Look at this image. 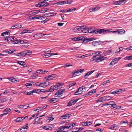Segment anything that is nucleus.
Wrapping results in <instances>:
<instances>
[{
    "mask_svg": "<svg viewBox=\"0 0 132 132\" xmlns=\"http://www.w3.org/2000/svg\"><path fill=\"white\" fill-rule=\"evenodd\" d=\"M79 41H82L84 43H86L88 42L93 41L95 39L92 37L88 38L86 37H84L82 36H78Z\"/></svg>",
    "mask_w": 132,
    "mask_h": 132,
    "instance_id": "nucleus-1",
    "label": "nucleus"
},
{
    "mask_svg": "<svg viewBox=\"0 0 132 132\" xmlns=\"http://www.w3.org/2000/svg\"><path fill=\"white\" fill-rule=\"evenodd\" d=\"M49 0H44L43 1L40 2L35 5L36 7H40L42 6H46L49 5V2H50V1H48Z\"/></svg>",
    "mask_w": 132,
    "mask_h": 132,
    "instance_id": "nucleus-2",
    "label": "nucleus"
},
{
    "mask_svg": "<svg viewBox=\"0 0 132 132\" xmlns=\"http://www.w3.org/2000/svg\"><path fill=\"white\" fill-rule=\"evenodd\" d=\"M32 53L31 51L26 50L20 52L17 54V55L19 56H21L23 57L28 56L31 55Z\"/></svg>",
    "mask_w": 132,
    "mask_h": 132,
    "instance_id": "nucleus-3",
    "label": "nucleus"
},
{
    "mask_svg": "<svg viewBox=\"0 0 132 132\" xmlns=\"http://www.w3.org/2000/svg\"><path fill=\"white\" fill-rule=\"evenodd\" d=\"M109 30H104L103 29H98L95 30L94 34H103L106 33H109Z\"/></svg>",
    "mask_w": 132,
    "mask_h": 132,
    "instance_id": "nucleus-4",
    "label": "nucleus"
},
{
    "mask_svg": "<svg viewBox=\"0 0 132 132\" xmlns=\"http://www.w3.org/2000/svg\"><path fill=\"white\" fill-rule=\"evenodd\" d=\"M86 87L82 86L79 87L78 90L74 93V95H77L81 94L83 91L85 90Z\"/></svg>",
    "mask_w": 132,
    "mask_h": 132,
    "instance_id": "nucleus-5",
    "label": "nucleus"
},
{
    "mask_svg": "<svg viewBox=\"0 0 132 132\" xmlns=\"http://www.w3.org/2000/svg\"><path fill=\"white\" fill-rule=\"evenodd\" d=\"M126 2V0H120L118 1H115L113 2V4L115 5L123 4Z\"/></svg>",
    "mask_w": 132,
    "mask_h": 132,
    "instance_id": "nucleus-6",
    "label": "nucleus"
},
{
    "mask_svg": "<svg viewBox=\"0 0 132 132\" xmlns=\"http://www.w3.org/2000/svg\"><path fill=\"white\" fill-rule=\"evenodd\" d=\"M57 53H45L44 55H43V57L44 58H48V57H50L53 55H57Z\"/></svg>",
    "mask_w": 132,
    "mask_h": 132,
    "instance_id": "nucleus-7",
    "label": "nucleus"
},
{
    "mask_svg": "<svg viewBox=\"0 0 132 132\" xmlns=\"http://www.w3.org/2000/svg\"><path fill=\"white\" fill-rule=\"evenodd\" d=\"M100 8V7L96 6L94 8L90 9L88 10V11L89 12H95L99 10Z\"/></svg>",
    "mask_w": 132,
    "mask_h": 132,
    "instance_id": "nucleus-8",
    "label": "nucleus"
},
{
    "mask_svg": "<svg viewBox=\"0 0 132 132\" xmlns=\"http://www.w3.org/2000/svg\"><path fill=\"white\" fill-rule=\"evenodd\" d=\"M57 87L56 86V85H53L51 86L50 88V89L48 90V91L50 92H52L54 90H57L58 89Z\"/></svg>",
    "mask_w": 132,
    "mask_h": 132,
    "instance_id": "nucleus-9",
    "label": "nucleus"
},
{
    "mask_svg": "<svg viewBox=\"0 0 132 132\" xmlns=\"http://www.w3.org/2000/svg\"><path fill=\"white\" fill-rule=\"evenodd\" d=\"M82 26L84 27L82 28L81 31L83 32L88 33V28H87L86 26Z\"/></svg>",
    "mask_w": 132,
    "mask_h": 132,
    "instance_id": "nucleus-10",
    "label": "nucleus"
},
{
    "mask_svg": "<svg viewBox=\"0 0 132 132\" xmlns=\"http://www.w3.org/2000/svg\"><path fill=\"white\" fill-rule=\"evenodd\" d=\"M100 53V52H96L95 53V55L94 56L93 58H103L101 55H99Z\"/></svg>",
    "mask_w": 132,
    "mask_h": 132,
    "instance_id": "nucleus-11",
    "label": "nucleus"
},
{
    "mask_svg": "<svg viewBox=\"0 0 132 132\" xmlns=\"http://www.w3.org/2000/svg\"><path fill=\"white\" fill-rule=\"evenodd\" d=\"M121 58H114L112 60L111 62L109 64L110 65H112L117 63V62Z\"/></svg>",
    "mask_w": 132,
    "mask_h": 132,
    "instance_id": "nucleus-12",
    "label": "nucleus"
},
{
    "mask_svg": "<svg viewBox=\"0 0 132 132\" xmlns=\"http://www.w3.org/2000/svg\"><path fill=\"white\" fill-rule=\"evenodd\" d=\"M56 76L55 75L52 74L48 76L47 77V80H50L52 79L53 78H55Z\"/></svg>",
    "mask_w": 132,
    "mask_h": 132,
    "instance_id": "nucleus-13",
    "label": "nucleus"
},
{
    "mask_svg": "<svg viewBox=\"0 0 132 132\" xmlns=\"http://www.w3.org/2000/svg\"><path fill=\"white\" fill-rule=\"evenodd\" d=\"M84 27L82 26H77L75 27L73 29V31H78L81 30L82 28Z\"/></svg>",
    "mask_w": 132,
    "mask_h": 132,
    "instance_id": "nucleus-14",
    "label": "nucleus"
},
{
    "mask_svg": "<svg viewBox=\"0 0 132 132\" xmlns=\"http://www.w3.org/2000/svg\"><path fill=\"white\" fill-rule=\"evenodd\" d=\"M47 71H43L42 70V69H39L38 70H37L36 72L37 73H41L42 74H44L47 73Z\"/></svg>",
    "mask_w": 132,
    "mask_h": 132,
    "instance_id": "nucleus-15",
    "label": "nucleus"
},
{
    "mask_svg": "<svg viewBox=\"0 0 132 132\" xmlns=\"http://www.w3.org/2000/svg\"><path fill=\"white\" fill-rule=\"evenodd\" d=\"M95 71L94 70H92L90 71H89L85 75L84 77L85 79H87V78L86 77H88L89 75H90L92 74L93 72Z\"/></svg>",
    "mask_w": 132,
    "mask_h": 132,
    "instance_id": "nucleus-16",
    "label": "nucleus"
},
{
    "mask_svg": "<svg viewBox=\"0 0 132 132\" xmlns=\"http://www.w3.org/2000/svg\"><path fill=\"white\" fill-rule=\"evenodd\" d=\"M96 89H92L91 91H90L89 92H88V93H87L86 95L85 96V97H86L87 95H91L92 94H93V93H95L96 92Z\"/></svg>",
    "mask_w": 132,
    "mask_h": 132,
    "instance_id": "nucleus-17",
    "label": "nucleus"
},
{
    "mask_svg": "<svg viewBox=\"0 0 132 132\" xmlns=\"http://www.w3.org/2000/svg\"><path fill=\"white\" fill-rule=\"evenodd\" d=\"M27 105V104H24V105H20L17 106V107L19 108H23L24 109H27L26 105Z\"/></svg>",
    "mask_w": 132,
    "mask_h": 132,
    "instance_id": "nucleus-18",
    "label": "nucleus"
},
{
    "mask_svg": "<svg viewBox=\"0 0 132 132\" xmlns=\"http://www.w3.org/2000/svg\"><path fill=\"white\" fill-rule=\"evenodd\" d=\"M62 94V92H61V90H60L55 94L54 95V96L55 97H57V96L61 95Z\"/></svg>",
    "mask_w": 132,
    "mask_h": 132,
    "instance_id": "nucleus-19",
    "label": "nucleus"
},
{
    "mask_svg": "<svg viewBox=\"0 0 132 132\" xmlns=\"http://www.w3.org/2000/svg\"><path fill=\"white\" fill-rule=\"evenodd\" d=\"M11 110L9 108H7L4 110V112H5L4 113V115H6L8 114L10 111Z\"/></svg>",
    "mask_w": 132,
    "mask_h": 132,
    "instance_id": "nucleus-20",
    "label": "nucleus"
},
{
    "mask_svg": "<svg viewBox=\"0 0 132 132\" xmlns=\"http://www.w3.org/2000/svg\"><path fill=\"white\" fill-rule=\"evenodd\" d=\"M57 98H53L49 100V102L50 103H55L57 101Z\"/></svg>",
    "mask_w": 132,
    "mask_h": 132,
    "instance_id": "nucleus-21",
    "label": "nucleus"
},
{
    "mask_svg": "<svg viewBox=\"0 0 132 132\" xmlns=\"http://www.w3.org/2000/svg\"><path fill=\"white\" fill-rule=\"evenodd\" d=\"M10 30H8L6 31L2 32L1 34V35L2 36H4V35H10Z\"/></svg>",
    "mask_w": 132,
    "mask_h": 132,
    "instance_id": "nucleus-22",
    "label": "nucleus"
},
{
    "mask_svg": "<svg viewBox=\"0 0 132 132\" xmlns=\"http://www.w3.org/2000/svg\"><path fill=\"white\" fill-rule=\"evenodd\" d=\"M70 115V114H66L65 115H64L63 116L61 117V118L62 119H65L68 118L69 117V116Z\"/></svg>",
    "mask_w": 132,
    "mask_h": 132,
    "instance_id": "nucleus-23",
    "label": "nucleus"
},
{
    "mask_svg": "<svg viewBox=\"0 0 132 132\" xmlns=\"http://www.w3.org/2000/svg\"><path fill=\"white\" fill-rule=\"evenodd\" d=\"M125 31L124 30H118V34H122L125 33Z\"/></svg>",
    "mask_w": 132,
    "mask_h": 132,
    "instance_id": "nucleus-24",
    "label": "nucleus"
},
{
    "mask_svg": "<svg viewBox=\"0 0 132 132\" xmlns=\"http://www.w3.org/2000/svg\"><path fill=\"white\" fill-rule=\"evenodd\" d=\"M41 34L39 33L36 34L33 37L36 38H39L40 37Z\"/></svg>",
    "mask_w": 132,
    "mask_h": 132,
    "instance_id": "nucleus-25",
    "label": "nucleus"
},
{
    "mask_svg": "<svg viewBox=\"0 0 132 132\" xmlns=\"http://www.w3.org/2000/svg\"><path fill=\"white\" fill-rule=\"evenodd\" d=\"M36 19H38L43 20L44 19V18L41 16L39 15H36L35 16Z\"/></svg>",
    "mask_w": 132,
    "mask_h": 132,
    "instance_id": "nucleus-26",
    "label": "nucleus"
},
{
    "mask_svg": "<svg viewBox=\"0 0 132 132\" xmlns=\"http://www.w3.org/2000/svg\"><path fill=\"white\" fill-rule=\"evenodd\" d=\"M56 4L57 5H62L66 4L65 1H60L57 2L56 3Z\"/></svg>",
    "mask_w": 132,
    "mask_h": 132,
    "instance_id": "nucleus-27",
    "label": "nucleus"
},
{
    "mask_svg": "<svg viewBox=\"0 0 132 132\" xmlns=\"http://www.w3.org/2000/svg\"><path fill=\"white\" fill-rule=\"evenodd\" d=\"M100 42H93L92 43V44L94 46H96L97 45H99L100 44Z\"/></svg>",
    "mask_w": 132,
    "mask_h": 132,
    "instance_id": "nucleus-28",
    "label": "nucleus"
},
{
    "mask_svg": "<svg viewBox=\"0 0 132 132\" xmlns=\"http://www.w3.org/2000/svg\"><path fill=\"white\" fill-rule=\"evenodd\" d=\"M17 63L23 66L25 65V63L24 62L21 61H18L17 62Z\"/></svg>",
    "mask_w": 132,
    "mask_h": 132,
    "instance_id": "nucleus-29",
    "label": "nucleus"
},
{
    "mask_svg": "<svg viewBox=\"0 0 132 132\" xmlns=\"http://www.w3.org/2000/svg\"><path fill=\"white\" fill-rule=\"evenodd\" d=\"M71 73L72 74V77H75L77 76V75L78 74V73H77L76 70L72 72Z\"/></svg>",
    "mask_w": 132,
    "mask_h": 132,
    "instance_id": "nucleus-30",
    "label": "nucleus"
},
{
    "mask_svg": "<svg viewBox=\"0 0 132 132\" xmlns=\"http://www.w3.org/2000/svg\"><path fill=\"white\" fill-rule=\"evenodd\" d=\"M78 100V99H74L71 100L72 105H74Z\"/></svg>",
    "mask_w": 132,
    "mask_h": 132,
    "instance_id": "nucleus-31",
    "label": "nucleus"
},
{
    "mask_svg": "<svg viewBox=\"0 0 132 132\" xmlns=\"http://www.w3.org/2000/svg\"><path fill=\"white\" fill-rule=\"evenodd\" d=\"M95 30L93 29L92 28H88V32L90 33H94Z\"/></svg>",
    "mask_w": 132,
    "mask_h": 132,
    "instance_id": "nucleus-32",
    "label": "nucleus"
},
{
    "mask_svg": "<svg viewBox=\"0 0 132 132\" xmlns=\"http://www.w3.org/2000/svg\"><path fill=\"white\" fill-rule=\"evenodd\" d=\"M118 128L116 124H113L111 127V129H112L116 130Z\"/></svg>",
    "mask_w": 132,
    "mask_h": 132,
    "instance_id": "nucleus-33",
    "label": "nucleus"
},
{
    "mask_svg": "<svg viewBox=\"0 0 132 132\" xmlns=\"http://www.w3.org/2000/svg\"><path fill=\"white\" fill-rule=\"evenodd\" d=\"M37 123L38 124H42L43 123H42V121H38L37 120H35V119L34 121L33 124H35Z\"/></svg>",
    "mask_w": 132,
    "mask_h": 132,
    "instance_id": "nucleus-34",
    "label": "nucleus"
},
{
    "mask_svg": "<svg viewBox=\"0 0 132 132\" xmlns=\"http://www.w3.org/2000/svg\"><path fill=\"white\" fill-rule=\"evenodd\" d=\"M95 61L97 62H101L105 59V58H95Z\"/></svg>",
    "mask_w": 132,
    "mask_h": 132,
    "instance_id": "nucleus-35",
    "label": "nucleus"
},
{
    "mask_svg": "<svg viewBox=\"0 0 132 132\" xmlns=\"http://www.w3.org/2000/svg\"><path fill=\"white\" fill-rule=\"evenodd\" d=\"M76 10V9L74 7H72L67 10V12H71L73 11Z\"/></svg>",
    "mask_w": 132,
    "mask_h": 132,
    "instance_id": "nucleus-36",
    "label": "nucleus"
},
{
    "mask_svg": "<svg viewBox=\"0 0 132 132\" xmlns=\"http://www.w3.org/2000/svg\"><path fill=\"white\" fill-rule=\"evenodd\" d=\"M6 100L7 99L6 98L3 97L2 98H0V103H3L5 102Z\"/></svg>",
    "mask_w": 132,
    "mask_h": 132,
    "instance_id": "nucleus-37",
    "label": "nucleus"
},
{
    "mask_svg": "<svg viewBox=\"0 0 132 132\" xmlns=\"http://www.w3.org/2000/svg\"><path fill=\"white\" fill-rule=\"evenodd\" d=\"M28 128V125L27 123L24 125V127H22L20 129V130H22L23 129H27Z\"/></svg>",
    "mask_w": 132,
    "mask_h": 132,
    "instance_id": "nucleus-38",
    "label": "nucleus"
},
{
    "mask_svg": "<svg viewBox=\"0 0 132 132\" xmlns=\"http://www.w3.org/2000/svg\"><path fill=\"white\" fill-rule=\"evenodd\" d=\"M15 25L16 28H21L22 26L21 24L20 23L15 24Z\"/></svg>",
    "mask_w": 132,
    "mask_h": 132,
    "instance_id": "nucleus-39",
    "label": "nucleus"
},
{
    "mask_svg": "<svg viewBox=\"0 0 132 132\" xmlns=\"http://www.w3.org/2000/svg\"><path fill=\"white\" fill-rule=\"evenodd\" d=\"M84 70V69H80L78 70H76V71L77 72V73L78 74L82 73Z\"/></svg>",
    "mask_w": 132,
    "mask_h": 132,
    "instance_id": "nucleus-40",
    "label": "nucleus"
},
{
    "mask_svg": "<svg viewBox=\"0 0 132 132\" xmlns=\"http://www.w3.org/2000/svg\"><path fill=\"white\" fill-rule=\"evenodd\" d=\"M106 97V101H108L110 100L112 98V97L109 96H105Z\"/></svg>",
    "mask_w": 132,
    "mask_h": 132,
    "instance_id": "nucleus-41",
    "label": "nucleus"
},
{
    "mask_svg": "<svg viewBox=\"0 0 132 132\" xmlns=\"http://www.w3.org/2000/svg\"><path fill=\"white\" fill-rule=\"evenodd\" d=\"M65 128H64V126H61L60 127V128H59L58 130H59V131H63V130L65 129Z\"/></svg>",
    "mask_w": 132,
    "mask_h": 132,
    "instance_id": "nucleus-42",
    "label": "nucleus"
},
{
    "mask_svg": "<svg viewBox=\"0 0 132 132\" xmlns=\"http://www.w3.org/2000/svg\"><path fill=\"white\" fill-rule=\"evenodd\" d=\"M65 128H64V126H61L60 127V128H59L58 130H59V131H63V130L65 129Z\"/></svg>",
    "mask_w": 132,
    "mask_h": 132,
    "instance_id": "nucleus-43",
    "label": "nucleus"
},
{
    "mask_svg": "<svg viewBox=\"0 0 132 132\" xmlns=\"http://www.w3.org/2000/svg\"><path fill=\"white\" fill-rule=\"evenodd\" d=\"M15 121L17 122H19L20 121H21V117H19L17 118L15 120Z\"/></svg>",
    "mask_w": 132,
    "mask_h": 132,
    "instance_id": "nucleus-44",
    "label": "nucleus"
},
{
    "mask_svg": "<svg viewBox=\"0 0 132 132\" xmlns=\"http://www.w3.org/2000/svg\"><path fill=\"white\" fill-rule=\"evenodd\" d=\"M56 86L57 87V88H60L62 87V85H61L60 83H57L56 84Z\"/></svg>",
    "mask_w": 132,
    "mask_h": 132,
    "instance_id": "nucleus-45",
    "label": "nucleus"
},
{
    "mask_svg": "<svg viewBox=\"0 0 132 132\" xmlns=\"http://www.w3.org/2000/svg\"><path fill=\"white\" fill-rule=\"evenodd\" d=\"M81 129L80 128H74V129H75L76 130L75 131H72V132H78L79 131H80V129Z\"/></svg>",
    "mask_w": 132,
    "mask_h": 132,
    "instance_id": "nucleus-46",
    "label": "nucleus"
},
{
    "mask_svg": "<svg viewBox=\"0 0 132 132\" xmlns=\"http://www.w3.org/2000/svg\"><path fill=\"white\" fill-rule=\"evenodd\" d=\"M33 104V103H30L28 104V106H27V109L29 108H31L34 106L32 105Z\"/></svg>",
    "mask_w": 132,
    "mask_h": 132,
    "instance_id": "nucleus-47",
    "label": "nucleus"
},
{
    "mask_svg": "<svg viewBox=\"0 0 132 132\" xmlns=\"http://www.w3.org/2000/svg\"><path fill=\"white\" fill-rule=\"evenodd\" d=\"M33 94V92H32L31 91L27 92L26 93V95H31Z\"/></svg>",
    "mask_w": 132,
    "mask_h": 132,
    "instance_id": "nucleus-48",
    "label": "nucleus"
},
{
    "mask_svg": "<svg viewBox=\"0 0 132 132\" xmlns=\"http://www.w3.org/2000/svg\"><path fill=\"white\" fill-rule=\"evenodd\" d=\"M72 40L73 41H79L78 37H74L72 39Z\"/></svg>",
    "mask_w": 132,
    "mask_h": 132,
    "instance_id": "nucleus-49",
    "label": "nucleus"
},
{
    "mask_svg": "<svg viewBox=\"0 0 132 132\" xmlns=\"http://www.w3.org/2000/svg\"><path fill=\"white\" fill-rule=\"evenodd\" d=\"M76 84V82H73L71 84H70L69 85V88H70L71 87L74 86L75 84Z\"/></svg>",
    "mask_w": 132,
    "mask_h": 132,
    "instance_id": "nucleus-50",
    "label": "nucleus"
},
{
    "mask_svg": "<svg viewBox=\"0 0 132 132\" xmlns=\"http://www.w3.org/2000/svg\"><path fill=\"white\" fill-rule=\"evenodd\" d=\"M110 30H109V31H110L109 32H112L113 33H116L117 34H118V29H116V30L115 31H110Z\"/></svg>",
    "mask_w": 132,
    "mask_h": 132,
    "instance_id": "nucleus-51",
    "label": "nucleus"
},
{
    "mask_svg": "<svg viewBox=\"0 0 132 132\" xmlns=\"http://www.w3.org/2000/svg\"><path fill=\"white\" fill-rule=\"evenodd\" d=\"M13 39V37H8V41H12Z\"/></svg>",
    "mask_w": 132,
    "mask_h": 132,
    "instance_id": "nucleus-52",
    "label": "nucleus"
},
{
    "mask_svg": "<svg viewBox=\"0 0 132 132\" xmlns=\"http://www.w3.org/2000/svg\"><path fill=\"white\" fill-rule=\"evenodd\" d=\"M44 15V16L46 17L51 16V13H45Z\"/></svg>",
    "mask_w": 132,
    "mask_h": 132,
    "instance_id": "nucleus-53",
    "label": "nucleus"
},
{
    "mask_svg": "<svg viewBox=\"0 0 132 132\" xmlns=\"http://www.w3.org/2000/svg\"><path fill=\"white\" fill-rule=\"evenodd\" d=\"M42 118L41 117L40 118V116H39V117H37L35 118V120H37L38 121H40V120Z\"/></svg>",
    "mask_w": 132,
    "mask_h": 132,
    "instance_id": "nucleus-54",
    "label": "nucleus"
},
{
    "mask_svg": "<svg viewBox=\"0 0 132 132\" xmlns=\"http://www.w3.org/2000/svg\"><path fill=\"white\" fill-rule=\"evenodd\" d=\"M72 2V1H70L69 0H68L67 1H65L66 2V4H71Z\"/></svg>",
    "mask_w": 132,
    "mask_h": 132,
    "instance_id": "nucleus-55",
    "label": "nucleus"
},
{
    "mask_svg": "<svg viewBox=\"0 0 132 132\" xmlns=\"http://www.w3.org/2000/svg\"><path fill=\"white\" fill-rule=\"evenodd\" d=\"M121 123H125L126 125H128L129 122H128L127 121H122L121 122Z\"/></svg>",
    "mask_w": 132,
    "mask_h": 132,
    "instance_id": "nucleus-56",
    "label": "nucleus"
},
{
    "mask_svg": "<svg viewBox=\"0 0 132 132\" xmlns=\"http://www.w3.org/2000/svg\"><path fill=\"white\" fill-rule=\"evenodd\" d=\"M18 44L20 43V44H23L24 43V42L23 40H21L20 39L18 40Z\"/></svg>",
    "mask_w": 132,
    "mask_h": 132,
    "instance_id": "nucleus-57",
    "label": "nucleus"
},
{
    "mask_svg": "<svg viewBox=\"0 0 132 132\" xmlns=\"http://www.w3.org/2000/svg\"><path fill=\"white\" fill-rule=\"evenodd\" d=\"M47 21V20H45L41 21V23L42 24H43L45 23Z\"/></svg>",
    "mask_w": 132,
    "mask_h": 132,
    "instance_id": "nucleus-58",
    "label": "nucleus"
},
{
    "mask_svg": "<svg viewBox=\"0 0 132 132\" xmlns=\"http://www.w3.org/2000/svg\"><path fill=\"white\" fill-rule=\"evenodd\" d=\"M28 32V31H27V30H24L22 31L21 32V34H22L24 33H27Z\"/></svg>",
    "mask_w": 132,
    "mask_h": 132,
    "instance_id": "nucleus-59",
    "label": "nucleus"
},
{
    "mask_svg": "<svg viewBox=\"0 0 132 132\" xmlns=\"http://www.w3.org/2000/svg\"><path fill=\"white\" fill-rule=\"evenodd\" d=\"M43 129H45V130H48L49 129V127L48 126H44L43 127Z\"/></svg>",
    "mask_w": 132,
    "mask_h": 132,
    "instance_id": "nucleus-60",
    "label": "nucleus"
},
{
    "mask_svg": "<svg viewBox=\"0 0 132 132\" xmlns=\"http://www.w3.org/2000/svg\"><path fill=\"white\" fill-rule=\"evenodd\" d=\"M96 131H103V129L100 128H98L96 129Z\"/></svg>",
    "mask_w": 132,
    "mask_h": 132,
    "instance_id": "nucleus-61",
    "label": "nucleus"
},
{
    "mask_svg": "<svg viewBox=\"0 0 132 132\" xmlns=\"http://www.w3.org/2000/svg\"><path fill=\"white\" fill-rule=\"evenodd\" d=\"M38 77V75L36 74H34L33 75L32 78L33 79L36 78Z\"/></svg>",
    "mask_w": 132,
    "mask_h": 132,
    "instance_id": "nucleus-62",
    "label": "nucleus"
},
{
    "mask_svg": "<svg viewBox=\"0 0 132 132\" xmlns=\"http://www.w3.org/2000/svg\"><path fill=\"white\" fill-rule=\"evenodd\" d=\"M32 85V84H31L27 83H26V86L27 87H29L30 86Z\"/></svg>",
    "mask_w": 132,
    "mask_h": 132,
    "instance_id": "nucleus-63",
    "label": "nucleus"
},
{
    "mask_svg": "<svg viewBox=\"0 0 132 132\" xmlns=\"http://www.w3.org/2000/svg\"><path fill=\"white\" fill-rule=\"evenodd\" d=\"M128 125H129V127H132V120L130 122H129Z\"/></svg>",
    "mask_w": 132,
    "mask_h": 132,
    "instance_id": "nucleus-64",
    "label": "nucleus"
}]
</instances>
